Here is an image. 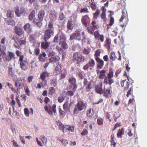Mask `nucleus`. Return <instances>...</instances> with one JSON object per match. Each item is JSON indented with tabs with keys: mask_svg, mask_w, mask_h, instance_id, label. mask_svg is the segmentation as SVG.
Wrapping results in <instances>:
<instances>
[{
	"mask_svg": "<svg viewBox=\"0 0 147 147\" xmlns=\"http://www.w3.org/2000/svg\"><path fill=\"white\" fill-rule=\"evenodd\" d=\"M56 105L55 104L53 105L52 107L50 106L49 107L47 105H45L44 107L45 110L48 113L51 115H53V112L54 113H55L56 112Z\"/></svg>",
	"mask_w": 147,
	"mask_h": 147,
	"instance_id": "6",
	"label": "nucleus"
},
{
	"mask_svg": "<svg viewBox=\"0 0 147 147\" xmlns=\"http://www.w3.org/2000/svg\"><path fill=\"white\" fill-rule=\"evenodd\" d=\"M58 140L61 142L62 145L64 146H66L68 144V142L67 140L64 139H58Z\"/></svg>",
	"mask_w": 147,
	"mask_h": 147,
	"instance_id": "47",
	"label": "nucleus"
},
{
	"mask_svg": "<svg viewBox=\"0 0 147 147\" xmlns=\"http://www.w3.org/2000/svg\"><path fill=\"white\" fill-rule=\"evenodd\" d=\"M42 21H41L39 19H37L36 18H35L33 20V23L37 27H40L42 26Z\"/></svg>",
	"mask_w": 147,
	"mask_h": 147,
	"instance_id": "26",
	"label": "nucleus"
},
{
	"mask_svg": "<svg viewBox=\"0 0 147 147\" xmlns=\"http://www.w3.org/2000/svg\"><path fill=\"white\" fill-rule=\"evenodd\" d=\"M44 144H46L47 142V139L44 136H42L41 137V138L40 139Z\"/></svg>",
	"mask_w": 147,
	"mask_h": 147,
	"instance_id": "59",
	"label": "nucleus"
},
{
	"mask_svg": "<svg viewBox=\"0 0 147 147\" xmlns=\"http://www.w3.org/2000/svg\"><path fill=\"white\" fill-rule=\"evenodd\" d=\"M20 62V65L22 69L25 70L28 69V63L26 61L22 60Z\"/></svg>",
	"mask_w": 147,
	"mask_h": 147,
	"instance_id": "17",
	"label": "nucleus"
},
{
	"mask_svg": "<svg viewBox=\"0 0 147 147\" xmlns=\"http://www.w3.org/2000/svg\"><path fill=\"white\" fill-rule=\"evenodd\" d=\"M88 63L92 68L94 67L95 65L94 61L92 59H91Z\"/></svg>",
	"mask_w": 147,
	"mask_h": 147,
	"instance_id": "46",
	"label": "nucleus"
},
{
	"mask_svg": "<svg viewBox=\"0 0 147 147\" xmlns=\"http://www.w3.org/2000/svg\"><path fill=\"white\" fill-rule=\"evenodd\" d=\"M111 39L108 37L107 38L105 41L104 46L108 50L110 49L111 44Z\"/></svg>",
	"mask_w": 147,
	"mask_h": 147,
	"instance_id": "20",
	"label": "nucleus"
},
{
	"mask_svg": "<svg viewBox=\"0 0 147 147\" xmlns=\"http://www.w3.org/2000/svg\"><path fill=\"white\" fill-rule=\"evenodd\" d=\"M114 82L113 79H109L107 76L104 78L103 83L105 84H109L111 86V84Z\"/></svg>",
	"mask_w": 147,
	"mask_h": 147,
	"instance_id": "24",
	"label": "nucleus"
},
{
	"mask_svg": "<svg viewBox=\"0 0 147 147\" xmlns=\"http://www.w3.org/2000/svg\"><path fill=\"white\" fill-rule=\"evenodd\" d=\"M74 92V91L71 90L68 91H67L66 94L70 96H73L74 95V92Z\"/></svg>",
	"mask_w": 147,
	"mask_h": 147,
	"instance_id": "61",
	"label": "nucleus"
},
{
	"mask_svg": "<svg viewBox=\"0 0 147 147\" xmlns=\"http://www.w3.org/2000/svg\"><path fill=\"white\" fill-rule=\"evenodd\" d=\"M48 93L49 95L52 96L55 92V89L53 87H50L48 90Z\"/></svg>",
	"mask_w": 147,
	"mask_h": 147,
	"instance_id": "40",
	"label": "nucleus"
},
{
	"mask_svg": "<svg viewBox=\"0 0 147 147\" xmlns=\"http://www.w3.org/2000/svg\"><path fill=\"white\" fill-rule=\"evenodd\" d=\"M100 13V10L99 9H97L96 10V12L93 13V18L95 20H96L97 19L99 16Z\"/></svg>",
	"mask_w": 147,
	"mask_h": 147,
	"instance_id": "39",
	"label": "nucleus"
},
{
	"mask_svg": "<svg viewBox=\"0 0 147 147\" xmlns=\"http://www.w3.org/2000/svg\"><path fill=\"white\" fill-rule=\"evenodd\" d=\"M59 44L61 45V47L64 49H66L68 48V45L66 42V41H63V42H61V44Z\"/></svg>",
	"mask_w": 147,
	"mask_h": 147,
	"instance_id": "57",
	"label": "nucleus"
},
{
	"mask_svg": "<svg viewBox=\"0 0 147 147\" xmlns=\"http://www.w3.org/2000/svg\"><path fill=\"white\" fill-rule=\"evenodd\" d=\"M124 134V129L123 128L119 129L118 130L117 136L118 138H121L122 136Z\"/></svg>",
	"mask_w": 147,
	"mask_h": 147,
	"instance_id": "28",
	"label": "nucleus"
},
{
	"mask_svg": "<svg viewBox=\"0 0 147 147\" xmlns=\"http://www.w3.org/2000/svg\"><path fill=\"white\" fill-rule=\"evenodd\" d=\"M6 47L4 46L1 45H0V62L2 60V59L1 57V56L3 58H5L6 56V53L5 50Z\"/></svg>",
	"mask_w": 147,
	"mask_h": 147,
	"instance_id": "16",
	"label": "nucleus"
},
{
	"mask_svg": "<svg viewBox=\"0 0 147 147\" xmlns=\"http://www.w3.org/2000/svg\"><path fill=\"white\" fill-rule=\"evenodd\" d=\"M60 117L61 118H63L65 115V113L64 111H62L61 108L59 109Z\"/></svg>",
	"mask_w": 147,
	"mask_h": 147,
	"instance_id": "56",
	"label": "nucleus"
},
{
	"mask_svg": "<svg viewBox=\"0 0 147 147\" xmlns=\"http://www.w3.org/2000/svg\"><path fill=\"white\" fill-rule=\"evenodd\" d=\"M16 100L18 105V107H22L21 103L20 102V99L18 98V96H16Z\"/></svg>",
	"mask_w": 147,
	"mask_h": 147,
	"instance_id": "63",
	"label": "nucleus"
},
{
	"mask_svg": "<svg viewBox=\"0 0 147 147\" xmlns=\"http://www.w3.org/2000/svg\"><path fill=\"white\" fill-rule=\"evenodd\" d=\"M49 74L46 71L43 72L40 75V78L42 80V81L45 80L47 83V81L45 80L46 77H49Z\"/></svg>",
	"mask_w": 147,
	"mask_h": 147,
	"instance_id": "25",
	"label": "nucleus"
},
{
	"mask_svg": "<svg viewBox=\"0 0 147 147\" xmlns=\"http://www.w3.org/2000/svg\"><path fill=\"white\" fill-rule=\"evenodd\" d=\"M7 17L10 19L13 17L14 14L13 12L10 10H8L7 11Z\"/></svg>",
	"mask_w": 147,
	"mask_h": 147,
	"instance_id": "37",
	"label": "nucleus"
},
{
	"mask_svg": "<svg viewBox=\"0 0 147 147\" xmlns=\"http://www.w3.org/2000/svg\"><path fill=\"white\" fill-rule=\"evenodd\" d=\"M24 28L25 31L27 32L28 34H30L32 31L31 25L29 23H27L25 24L24 26Z\"/></svg>",
	"mask_w": 147,
	"mask_h": 147,
	"instance_id": "23",
	"label": "nucleus"
},
{
	"mask_svg": "<svg viewBox=\"0 0 147 147\" xmlns=\"http://www.w3.org/2000/svg\"><path fill=\"white\" fill-rule=\"evenodd\" d=\"M109 57L111 60L110 61L111 62L115 61L116 59L119 61L121 60V53L119 52H118V54H115L113 51L110 54Z\"/></svg>",
	"mask_w": 147,
	"mask_h": 147,
	"instance_id": "5",
	"label": "nucleus"
},
{
	"mask_svg": "<svg viewBox=\"0 0 147 147\" xmlns=\"http://www.w3.org/2000/svg\"><path fill=\"white\" fill-rule=\"evenodd\" d=\"M80 12L81 13H88L89 12L88 9L86 7H85L82 8L80 10Z\"/></svg>",
	"mask_w": 147,
	"mask_h": 147,
	"instance_id": "60",
	"label": "nucleus"
},
{
	"mask_svg": "<svg viewBox=\"0 0 147 147\" xmlns=\"http://www.w3.org/2000/svg\"><path fill=\"white\" fill-rule=\"evenodd\" d=\"M35 10H33L30 13L29 16V20L30 21H32L34 17L35 16Z\"/></svg>",
	"mask_w": 147,
	"mask_h": 147,
	"instance_id": "43",
	"label": "nucleus"
},
{
	"mask_svg": "<svg viewBox=\"0 0 147 147\" xmlns=\"http://www.w3.org/2000/svg\"><path fill=\"white\" fill-rule=\"evenodd\" d=\"M56 65L55 68V70L56 73H58L60 71L61 69V65L59 64V63H57Z\"/></svg>",
	"mask_w": 147,
	"mask_h": 147,
	"instance_id": "42",
	"label": "nucleus"
},
{
	"mask_svg": "<svg viewBox=\"0 0 147 147\" xmlns=\"http://www.w3.org/2000/svg\"><path fill=\"white\" fill-rule=\"evenodd\" d=\"M57 122V124L59 126L60 129L63 132H65V126H64L61 123L59 122V120H58V122Z\"/></svg>",
	"mask_w": 147,
	"mask_h": 147,
	"instance_id": "38",
	"label": "nucleus"
},
{
	"mask_svg": "<svg viewBox=\"0 0 147 147\" xmlns=\"http://www.w3.org/2000/svg\"><path fill=\"white\" fill-rule=\"evenodd\" d=\"M133 82L134 81L133 80L130 81L129 79H128L127 80L125 79L121 82V86L124 88V90H127L129 88V84H132Z\"/></svg>",
	"mask_w": 147,
	"mask_h": 147,
	"instance_id": "8",
	"label": "nucleus"
},
{
	"mask_svg": "<svg viewBox=\"0 0 147 147\" xmlns=\"http://www.w3.org/2000/svg\"><path fill=\"white\" fill-rule=\"evenodd\" d=\"M87 30L89 33L92 35L93 34L94 31L95 30L94 29L93 27L91 26L88 27L87 28Z\"/></svg>",
	"mask_w": 147,
	"mask_h": 147,
	"instance_id": "50",
	"label": "nucleus"
},
{
	"mask_svg": "<svg viewBox=\"0 0 147 147\" xmlns=\"http://www.w3.org/2000/svg\"><path fill=\"white\" fill-rule=\"evenodd\" d=\"M16 54L17 56L20 57L19 61H22L24 59V55H22L21 52L18 50H16Z\"/></svg>",
	"mask_w": 147,
	"mask_h": 147,
	"instance_id": "30",
	"label": "nucleus"
},
{
	"mask_svg": "<svg viewBox=\"0 0 147 147\" xmlns=\"http://www.w3.org/2000/svg\"><path fill=\"white\" fill-rule=\"evenodd\" d=\"M72 20L71 19L70 20H69L68 21L67 26L68 29L71 30L73 28L72 24Z\"/></svg>",
	"mask_w": 147,
	"mask_h": 147,
	"instance_id": "45",
	"label": "nucleus"
},
{
	"mask_svg": "<svg viewBox=\"0 0 147 147\" xmlns=\"http://www.w3.org/2000/svg\"><path fill=\"white\" fill-rule=\"evenodd\" d=\"M64 100V98L62 96H60L58 98V102L59 103L62 102Z\"/></svg>",
	"mask_w": 147,
	"mask_h": 147,
	"instance_id": "64",
	"label": "nucleus"
},
{
	"mask_svg": "<svg viewBox=\"0 0 147 147\" xmlns=\"http://www.w3.org/2000/svg\"><path fill=\"white\" fill-rule=\"evenodd\" d=\"M86 107L87 104L86 103L81 100L78 101L76 104L73 113L74 114H77L79 111H80L86 109Z\"/></svg>",
	"mask_w": 147,
	"mask_h": 147,
	"instance_id": "2",
	"label": "nucleus"
},
{
	"mask_svg": "<svg viewBox=\"0 0 147 147\" xmlns=\"http://www.w3.org/2000/svg\"><path fill=\"white\" fill-rule=\"evenodd\" d=\"M127 16V15L126 11H123L122 12V15L121 18L119 20L120 22H122L123 20Z\"/></svg>",
	"mask_w": 147,
	"mask_h": 147,
	"instance_id": "34",
	"label": "nucleus"
},
{
	"mask_svg": "<svg viewBox=\"0 0 147 147\" xmlns=\"http://www.w3.org/2000/svg\"><path fill=\"white\" fill-rule=\"evenodd\" d=\"M94 114V111L93 109H90L87 111V115L88 117H91Z\"/></svg>",
	"mask_w": 147,
	"mask_h": 147,
	"instance_id": "41",
	"label": "nucleus"
},
{
	"mask_svg": "<svg viewBox=\"0 0 147 147\" xmlns=\"http://www.w3.org/2000/svg\"><path fill=\"white\" fill-rule=\"evenodd\" d=\"M48 29L45 31L43 40L45 41H47L54 33L53 22L50 21L48 24Z\"/></svg>",
	"mask_w": 147,
	"mask_h": 147,
	"instance_id": "1",
	"label": "nucleus"
},
{
	"mask_svg": "<svg viewBox=\"0 0 147 147\" xmlns=\"http://www.w3.org/2000/svg\"><path fill=\"white\" fill-rule=\"evenodd\" d=\"M98 64L97 65V68L99 69H102L104 65V62L103 60L100 58L95 59Z\"/></svg>",
	"mask_w": 147,
	"mask_h": 147,
	"instance_id": "19",
	"label": "nucleus"
},
{
	"mask_svg": "<svg viewBox=\"0 0 147 147\" xmlns=\"http://www.w3.org/2000/svg\"><path fill=\"white\" fill-rule=\"evenodd\" d=\"M83 69L84 70H87L89 69L90 70H92V68L89 66V65L87 63L83 67Z\"/></svg>",
	"mask_w": 147,
	"mask_h": 147,
	"instance_id": "58",
	"label": "nucleus"
},
{
	"mask_svg": "<svg viewBox=\"0 0 147 147\" xmlns=\"http://www.w3.org/2000/svg\"><path fill=\"white\" fill-rule=\"evenodd\" d=\"M101 19L104 21L105 22L106 21V14L103 13H102L101 15Z\"/></svg>",
	"mask_w": 147,
	"mask_h": 147,
	"instance_id": "62",
	"label": "nucleus"
},
{
	"mask_svg": "<svg viewBox=\"0 0 147 147\" xmlns=\"http://www.w3.org/2000/svg\"><path fill=\"white\" fill-rule=\"evenodd\" d=\"M69 82L71 84H76V80L74 78L71 77L69 78Z\"/></svg>",
	"mask_w": 147,
	"mask_h": 147,
	"instance_id": "49",
	"label": "nucleus"
},
{
	"mask_svg": "<svg viewBox=\"0 0 147 147\" xmlns=\"http://www.w3.org/2000/svg\"><path fill=\"white\" fill-rule=\"evenodd\" d=\"M45 12L43 9L40 10L38 14V19L40 21H43L45 16Z\"/></svg>",
	"mask_w": 147,
	"mask_h": 147,
	"instance_id": "18",
	"label": "nucleus"
},
{
	"mask_svg": "<svg viewBox=\"0 0 147 147\" xmlns=\"http://www.w3.org/2000/svg\"><path fill=\"white\" fill-rule=\"evenodd\" d=\"M83 83V87H85V90L86 92H90V90L93 88V81L92 80H90L88 82L87 79L84 78Z\"/></svg>",
	"mask_w": 147,
	"mask_h": 147,
	"instance_id": "3",
	"label": "nucleus"
},
{
	"mask_svg": "<svg viewBox=\"0 0 147 147\" xmlns=\"http://www.w3.org/2000/svg\"><path fill=\"white\" fill-rule=\"evenodd\" d=\"M111 87L110 86L109 88H107L105 90L103 91V96L106 98L111 97L112 95V92L111 90Z\"/></svg>",
	"mask_w": 147,
	"mask_h": 147,
	"instance_id": "10",
	"label": "nucleus"
},
{
	"mask_svg": "<svg viewBox=\"0 0 147 147\" xmlns=\"http://www.w3.org/2000/svg\"><path fill=\"white\" fill-rule=\"evenodd\" d=\"M101 53V51L100 49H97L95 51L94 54V57L95 59H98L100 58V54Z\"/></svg>",
	"mask_w": 147,
	"mask_h": 147,
	"instance_id": "36",
	"label": "nucleus"
},
{
	"mask_svg": "<svg viewBox=\"0 0 147 147\" xmlns=\"http://www.w3.org/2000/svg\"><path fill=\"white\" fill-rule=\"evenodd\" d=\"M66 41V38L65 35H62L60 36L59 44H61V42Z\"/></svg>",
	"mask_w": 147,
	"mask_h": 147,
	"instance_id": "54",
	"label": "nucleus"
},
{
	"mask_svg": "<svg viewBox=\"0 0 147 147\" xmlns=\"http://www.w3.org/2000/svg\"><path fill=\"white\" fill-rule=\"evenodd\" d=\"M67 74V71L66 70L63 69L61 71V75L60 79L65 78Z\"/></svg>",
	"mask_w": 147,
	"mask_h": 147,
	"instance_id": "44",
	"label": "nucleus"
},
{
	"mask_svg": "<svg viewBox=\"0 0 147 147\" xmlns=\"http://www.w3.org/2000/svg\"><path fill=\"white\" fill-rule=\"evenodd\" d=\"M113 69L111 68H109V72L107 74V76L109 79H112L113 77Z\"/></svg>",
	"mask_w": 147,
	"mask_h": 147,
	"instance_id": "31",
	"label": "nucleus"
},
{
	"mask_svg": "<svg viewBox=\"0 0 147 147\" xmlns=\"http://www.w3.org/2000/svg\"><path fill=\"white\" fill-rule=\"evenodd\" d=\"M12 40L14 41V46L16 48H20L21 47L20 42L16 35L13 36L12 37Z\"/></svg>",
	"mask_w": 147,
	"mask_h": 147,
	"instance_id": "15",
	"label": "nucleus"
},
{
	"mask_svg": "<svg viewBox=\"0 0 147 147\" xmlns=\"http://www.w3.org/2000/svg\"><path fill=\"white\" fill-rule=\"evenodd\" d=\"M114 42L117 45H121L122 44V42L120 38L118 39H115L114 40Z\"/></svg>",
	"mask_w": 147,
	"mask_h": 147,
	"instance_id": "51",
	"label": "nucleus"
},
{
	"mask_svg": "<svg viewBox=\"0 0 147 147\" xmlns=\"http://www.w3.org/2000/svg\"><path fill=\"white\" fill-rule=\"evenodd\" d=\"M106 70H101L99 72L100 74L98 76V78L99 79L102 80L106 76Z\"/></svg>",
	"mask_w": 147,
	"mask_h": 147,
	"instance_id": "27",
	"label": "nucleus"
},
{
	"mask_svg": "<svg viewBox=\"0 0 147 147\" xmlns=\"http://www.w3.org/2000/svg\"><path fill=\"white\" fill-rule=\"evenodd\" d=\"M14 30L16 34L19 36H23L24 32L23 29L20 27H18V26H15Z\"/></svg>",
	"mask_w": 147,
	"mask_h": 147,
	"instance_id": "13",
	"label": "nucleus"
},
{
	"mask_svg": "<svg viewBox=\"0 0 147 147\" xmlns=\"http://www.w3.org/2000/svg\"><path fill=\"white\" fill-rule=\"evenodd\" d=\"M8 55L6 57H5V59L6 61H10L12 59L15 58V55L14 53L11 52H8Z\"/></svg>",
	"mask_w": 147,
	"mask_h": 147,
	"instance_id": "21",
	"label": "nucleus"
},
{
	"mask_svg": "<svg viewBox=\"0 0 147 147\" xmlns=\"http://www.w3.org/2000/svg\"><path fill=\"white\" fill-rule=\"evenodd\" d=\"M90 5L91 8L93 10H95L97 8L96 4L94 1H93L92 3H91Z\"/></svg>",
	"mask_w": 147,
	"mask_h": 147,
	"instance_id": "52",
	"label": "nucleus"
},
{
	"mask_svg": "<svg viewBox=\"0 0 147 147\" xmlns=\"http://www.w3.org/2000/svg\"><path fill=\"white\" fill-rule=\"evenodd\" d=\"M72 104H73V102H71L69 104V106L68 101H66V102L63 104V107L64 110L65 111H67L68 110L70 111L71 107Z\"/></svg>",
	"mask_w": 147,
	"mask_h": 147,
	"instance_id": "22",
	"label": "nucleus"
},
{
	"mask_svg": "<svg viewBox=\"0 0 147 147\" xmlns=\"http://www.w3.org/2000/svg\"><path fill=\"white\" fill-rule=\"evenodd\" d=\"M50 44V42H47V41L43 42L42 43L41 46L43 49H46L49 47Z\"/></svg>",
	"mask_w": 147,
	"mask_h": 147,
	"instance_id": "32",
	"label": "nucleus"
},
{
	"mask_svg": "<svg viewBox=\"0 0 147 147\" xmlns=\"http://www.w3.org/2000/svg\"><path fill=\"white\" fill-rule=\"evenodd\" d=\"M69 87V89L74 92H75L77 88L76 84H71Z\"/></svg>",
	"mask_w": 147,
	"mask_h": 147,
	"instance_id": "48",
	"label": "nucleus"
},
{
	"mask_svg": "<svg viewBox=\"0 0 147 147\" xmlns=\"http://www.w3.org/2000/svg\"><path fill=\"white\" fill-rule=\"evenodd\" d=\"M75 39L80 41L81 39L80 31H77L71 34L70 36L69 40H72Z\"/></svg>",
	"mask_w": 147,
	"mask_h": 147,
	"instance_id": "7",
	"label": "nucleus"
},
{
	"mask_svg": "<svg viewBox=\"0 0 147 147\" xmlns=\"http://www.w3.org/2000/svg\"><path fill=\"white\" fill-rule=\"evenodd\" d=\"M20 42L21 46L25 45L26 43V38L24 37L21 38L20 39Z\"/></svg>",
	"mask_w": 147,
	"mask_h": 147,
	"instance_id": "55",
	"label": "nucleus"
},
{
	"mask_svg": "<svg viewBox=\"0 0 147 147\" xmlns=\"http://www.w3.org/2000/svg\"><path fill=\"white\" fill-rule=\"evenodd\" d=\"M102 87V82H100L95 86L96 92L100 94H102L103 93Z\"/></svg>",
	"mask_w": 147,
	"mask_h": 147,
	"instance_id": "12",
	"label": "nucleus"
},
{
	"mask_svg": "<svg viewBox=\"0 0 147 147\" xmlns=\"http://www.w3.org/2000/svg\"><path fill=\"white\" fill-rule=\"evenodd\" d=\"M74 127L73 126H71L69 125H65V132L67 131L73 132L74 131Z\"/></svg>",
	"mask_w": 147,
	"mask_h": 147,
	"instance_id": "29",
	"label": "nucleus"
},
{
	"mask_svg": "<svg viewBox=\"0 0 147 147\" xmlns=\"http://www.w3.org/2000/svg\"><path fill=\"white\" fill-rule=\"evenodd\" d=\"M94 35L95 38L98 40L100 41L101 42H104V36L103 35L99 34L98 31H95L94 33Z\"/></svg>",
	"mask_w": 147,
	"mask_h": 147,
	"instance_id": "14",
	"label": "nucleus"
},
{
	"mask_svg": "<svg viewBox=\"0 0 147 147\" xmlns=\"http://www.w3.org/2000/svg\"><path fill=\"white\" fill-rule=\"evenodd\" d=\"M50 84L54 87H55L57 86V80L55 79L51 80L50 81Z\"/></svg>",
	"mask_w": 147,
	"mask_h": 147,
	"instance_id": "53",
	"label": "nucleus"
},
{
	"mask_svg": "<svg viewBox=\"0 0 147 147\" xmlns=\"http://www.w3.org/2000/svg\"><path fill=\"white\" fill-rule=\"evenodd\" d=\"M85 60V57L82 55H79L78 52L74 53L73 55V61L74 62L76 61L77 64H79Z\"/></svg>",
	"mask_w": 147,
	"mask_h": 147,
	"instance_id": "4",
	"label": "nucleus"
},
{
	"mask_svg": "<svg viewBox=\"0 0 147 147\" xmlns=\"http://www.w3.org/2000/svg\"><path fill=\"white\" fill-rule=\"evenodd\" d=\"M90 19L87 15H85L82 16L81 20V22L82 24L85 27H86L90 23Z\"/></svg>",
	"mask_w": 147,
	"mask_h": 147,
	"instance_id": "11",
	"label": "nucleus"
},
{
	"mask_svg": "<svg viewBox=\"0 0 147 147\" xmlns=\"http://www.w3.org/2000/svg\"><path fill=\"white\" fill-rule=\"evenodd\" d=\"M91 24L93 28L95 30L98 28L100 27L99 24L95 21L93 20L91 23Z\"/></svg>",
	"mask_w": 147,
	"mask_h": 147,
	"instance_id": "35",
	"label": "nucleus"
},
{
	"mask_svg": "<svg viewBox=\"0 0 147 147\" xmlns=\"http://www.w3.org/2000/svg\"><path fill=\"white\" fill-rule=\"evenodd\" d=\"M15 12L16 15L18 17H20L21 15H25L26 13V11L23 7H21L20 9L18 6L16 7L15 8Z\"/></svg>",
	"mask_w": 147,
	"mask_h": 147,
	"instance_id": "9",
	"label": "nucleus"
},
{
	"mask_svg": "<svg viewBox=\"0 0 147 147\" xmlns=\"http://www.w3.org/2000/svg\"><path fill=\"white\" fill-rule=\"evenodd\" d=\"M36 35L35 34H31L29 38V40L31 43H34L36 42Z\"/></svg>",
	"mask_w": 147,
	"mask_h": 147,
	"instance_id": "33",
	"label": "nucleus"
}]
</instances>
